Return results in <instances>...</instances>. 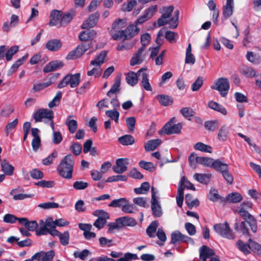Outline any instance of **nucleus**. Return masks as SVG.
<instances>
[{"label": "nucleus", "mask_w": 261, "mask_h": 261, "mask_svg": "<svg viewBox=\"0 0 261 261\" xmlns=\"http://www.w3.org/2000/svg\"><path fill=\"white\" fill-rule=\"evenodd\" d=\"M74 164L73 157L71 154H68L64 156L57 168L59 175L66 179L71 178Z\"/></svg>", "instance_id": "obj_1"}, {"label": "nucleus", "mask_w": 261, "mask_h": 261, "mask_svg": "<svg viewBox=\"0 0 261 261\" xmlns=\"http://www.w3.org/2000/svg\"><path fill=\"white\" fill-rule=\"evenodd\" d=\"M176 121L175 117L171 118L169 121L167 122L162 129L159 130V133L161 134L164 132L165 134L169 135L174 134H179L182 127L181 123L174 124Z\"/></svg>", "instance_id": "obj_2"}, {"label": "nucleus", "mask_w": 261, "mask_h": 261, "mask_svg": "<svg viewBox=\"0 0 261 261\" xmlns=\"http://www.w3.org/2000/svg\"><path fill=\"white\" fill-rule=\"evenodd\" d=\"M81 81L80 73L74 74H68L66 75L58 85V88H62L70 84L71 88L77 87Z\"/></svg>", "instance_id": "obj_3"}, {"label": "nucleus", "mask_w": 261, "mask_h": 261, "mask_svg": "<svg viewBox=\"0 0 261 261\" xmlns=\"http://www.w3.org/2000/svg\"><path fill=\"white\" fill-rule=\"evenodd\" d=\"M215 231L223 238L228 239H233L235 237L232 229L230 228L227 222L224 223H218L214 225Z\"/></svg>", "instance_id": "obj_4"}, {"label": "nucleus", "mask_w": 261, "mask_h": 261, "mask_svg": "<svg viewBox=\"0 0 261 261\" xmlns=\"http://www.w3.org/2000/svg\"><path fill=\"white\" fill-rule=\"evenodd\" d=\"M213 89L217 90L222 97H225L227 94L229 89V83L227 79L220 78L215 82L214 84L211 86Z\"/></svg>", "instance_id": "obj_5"}, {"label": "nucleus", "mask_w": 261, "mask_h": 261, "mask_svg": "<svg viewBox=\"0 0 261 261\" xmlns=\"http://www.w3.org/2000/svg\"><path fill=\"white\" fill-rule=\"evenodd\" d=\"M53 118V111L47 109H40L34 115V118L36 122L42 121L43 118L52 120Z\"/></svg>", "instance_id": "obj_6"}, {"label": "nucleus", "mask_w": 261, "mask_h": 261, "mask_svg": "<svg viewBox=\"0 0 261 261\" xmlns=\"http://www.w3.org/2000/svg\"><path fill=\"white\" fill-rule=\"evenodd\" d=\"M238 214L249 225L251 231L255 233L257 231V222L254 217L251 215L248 211L238 212Z\"/></svg>", "instance_id": "obj_7"}, {"label": "nucleus", "mask_w": 261, "mask_h": 261, "mask_svg": "<svg viewBox=\"0 0 261 261\" xmlns=\"http://www.w3.org/2000/svg\"><path fill=\"white\" fill-rule=\"evenodd\" d=\"M179 12L178 10H176L174 12V16L171 18L170 20L167 18L163 17L162 15L160 18L158 20V25L159 27L163 26L168 23H170V27L172 29H175L177 26V21L178 20Z\"/></svg>", "instance_id": "obj_8"}, {"label": "nucleus", "mask_w": 261, "mask_h": 261, "mask_svg": "<svg viewBox=\"0 0 261 261\" xmlns=\"http://www.w3.org/2000/svg\"><path fill=\"white\" fill-rule=\"evenodd\" d=\"M116 166L113 167V170L116 173L121 174L127 170L128 159L127 158L118 159L116 161Z\"/></svg>", "instance_id": "obj_9"}, {"label": "nucleus", "mask_w": 261, "mask_h": 261, "mask_svg": "<svg viewBox=\"0 0 261 261\" xmlns=\"http://www.w3.org/2000/svg\"><path fill=\"white\" fill-rule=\"evenodd\" d=\"M199 261H206L207 258L212 257L215 254L214 250L206 245L202 246L199 249Z\"/></svg>", "instance_id": "obj_10"}, {"label": "nucleus", "mask_w": 261, "mask_h": 261, "mask_svg": "<svg viewBox=\"0 0 261 261\" xmlns=\"http://www.w3.org/2000/svg\"><path fill=\"white\" fill-rule=\"evenodd\" d=\"M145 50L144 47H141L137 51L130 59V65L134 66L142 63L145 56Z\"/></svg>", "instance_id": "obj_11"}, {"label": "nucleus", "mask_w": 261, "mask_h": 261, "mask_svg": "<svg viewBox=\"0 0 261 261\" xmlns=\"http://www.w3.org/2000/svg\"><path fill=\"white\" fill-rule=\"evenodd\" d=\"M99 17L98 13L95 12L92 14L87 19L83 22L81 26L82 29H88L94 27L97 24Z\"/></svg>", "instance_id": "obj_12"}, {"label": "nucleus", "mask_w": 261, "mask_h": 261, "mask_svg": "<svg viewBox=\"0 0 261 261\" xmlns=\"http://www.w3.org/2000/svg\"><path fill=\"white\" fill-rule=\"evenodd\" d=\"M171 237V243L173 244H175L180 242H188L192 240L191 238L182 234L179 231H175L172 233Z\"/></svg>", "instance_id": "obj_13"}, {"label": "nucleus", "mask_w": 261, "mask_h": 261, "mask_svg": "<svg viewBox=\"0 0 261 261\" xmlns=\"http://www.w3.org/2000/svg\"><path fill=\"white\" fill-rule=\"evenodd\" d=\"M156 11L155 7H150L147 9L144 14L140 16L136 21V24H142L147 19L150 18L153 15L154 13Z\"/></svg>", "instance_id": "obj_14"}, {"label": "nucleus", "mask_w": 261, "mask_h": 261, "mask_svg": "<svg viewBox=\"0 0 261 261\" xmlns=\"http://www.w3.org/2000/svg\"><path fill=\"white\" fill-rule=\"evenodd\" d=\"M19 223L23 225L28 230L31 231H36L38 227V224L36 221H29L26 218H21L19 219Z\"/></svg>", "instance_id": "obj_15"}, {"label": "nucleus", "mask_w": 261, "mask_h": 261, "mask_svg": "<svg viewBox=\"0 0 261 261\" xmlns=\"http://www.w3.org/2000/svg\"><path fill=\"white\" fill-rule=\"evenodd\" d=\"M118 222L122 228L124 226H134L137 224L136 220L128 216L118 218Z\"/></svg>", "instance_id": "obj_16"}, {"label": "nucleus", "mask_w": 261, "mask_h": 261, "mask_svg": "<svg viewBox=\"0 0 261 261\" xmlns=\"http://www.w3.org/2000/svg\"><path fill=\"white\" fill-rule=\"evenodd\" d=\"M144 70V69H140L136 73L133 71L128 73L127 74L126 80L128 84L132 86H135L138 83V76L140 75V73Z\"/></svg>", "instance_id": "obj_17"}, {"label": "nucleus", "mask_w": 261, "mask_h": 261, "mask_svg": "<svg viewBox=\"0 0 261 261\" xmlns=\"http://www.w3.org/2000/svg\"><path fill=\"white\" fill-rule=\"evenodd\" d=\"M96 32L93 30L85 31L81 32L79 36V39L82 41H87L92 40L95 37Z\"/></svg>", "instance_id": "obj_18"}, {"label": "nucleus", "mask_w": 261, "mask_h": 261, "mask_svg": "<svg viewBox=\"0 0 261 261\" xmlns=\"http://www.w3.org/2000/svg\"><path fill=\"white\" fill-rule=\"evenodd\" d=\"M62 12L58 10H53L50 13V20L49 22L50 26L57 25L59 24V20L62 18Z\"/></svg>", "instance_id": "obj_19"}, {"label": "nucleus", "mask_w": 261, "mask_h": 261, "mask_svg": "<svg viewBox=\"0 0 261 261\" xmlns=\"http://www.w3.org/2000/svg\"><path fill=\"white\" fill-rule=\"evenodd\" d=\"M162 140L159 139L149 140L145 143L144 148L146 151H153L161 144Z\"/></svg>", "instance_id": "obj_20"}, {"label": "nucleus", "mask_w": 261, "mask_h": 261, "mask_svg": "<svg viewBox=\"0 0 261 261\" xmlns=\"http://www.w3.org/2000/svg\"><path fill=\"white\" fill-rule=\"evenodd\" d=\"M62 46V43L58 39H51L46 44V47L51 51H57Z\"/></svg>", "instance_id": "obj_21"}, {"label": "nucleus", "mask_w": 261, "mask_h": 261, "mask_svg": "<svg viewBox=\"0 0 261 261\" xmlns=\"http://www.w3.org/2000/svg\"><path fill=\"white\" fill-rule=\"evenodd\" d=\"M152 214L155 217H160L162 215L161 206L159 200L151 201Z\"/></svg>", "instance_id": "obj_22"}, {"label": "nucleus", "mask_w": 261, "mask_h": 261, "mask_svg": "<svg viewBox=\"0 0 261 261\" xmlns=\"http://www.w3.org/2000/svg\"><path fill=\"white\" fill-rule=\"evenodd\" d=\"M72 117V115L68 116L65 123L68 126L69 132L73 134L77 129V122L75 120L71 119Z\"/></svg>", "instance_id": "obj_23"}, {"label": "nucleus", "mask_w": 261, "mask_h": 261, "mask_svg": "<svg viewBox=\"0 0 261 261\" xmlns=\"http://www.w3.org/2000/svg\"><path fill=\"white\" fill-rule=\"evenodd\" d=\"M208 107L210 109L220 112L224 115H226L227 114V110L225 108L215 101L212 100L209 101L208 103Z\"/></svg>", "instance_id": "obj_24"}, {"label": "nucleus", "mask_w": 261, "mask_h": 261, "mask_svg": "<svg viewBox=\"0 0 261 261\" xmlns=\"http://www.w3.org/2000/svg\"><path fill=\"white\" fill-rule=\"evenodd\" d=\"M247 222L244 220L241 222L239 224V223L236 222L234 224V229L236 230L239 231H240L245 236H250L249 230L247 226Z\"/></svg>", "instance_id": "obj_25"}, {"label": "nucleus", "mask_w": 261, "mask_h": 261, "mask_svg": "<svg viewBox=\"0 0 261 261\" xmlns=\"http://www.w3.org/2000/svg\"><path fill=\"white\" fill-rule=\"evenodd\" d=\"M107 54V51L103 50L100 52L99 55L93 60L91 61V65L97 67L100 66L104 63V60Z\"/></svg>", "instance_id": "obj_26"}, {"label": "nucleus", "mask_w": 261, "mask_h": 261, "mask_svg": "<svg viewBox=\"0 0 261 261\" xmlns=\"http://www.w3.org/2000/svg\"><path fill=\"white\" fill-rule=\"evenodd\" d=\"M107 54V51L103 50L100 52L99 55L93 60L91 61V65L97 67L100 66L104 63V60Z\"/></svg>", "instance_id": "obj_27"}, {"label": "nucleus", "mask_w": 261, "mask_h": 261, "mask_svg": "<svg viewBox=\"0 0 261 261\" xmlns=\"http://www.w3.org/2000/svg\"><path fill=\"white\" fill-rule=\"evenodd\" d=\"M107 54V51L103 50L100 52L99 55L93 60L91 61V65L97 67L100 66L104 63V60Z\"/></svg>", "instance_id": "obj_28"}, {"label": "nucleus", "mask_w": 261, "mask_h": 261, "mask_svg": "<svg viewBox=\"0 0 261 261\" xmlns=\"http://www.w3.org/2000/svg\"><path fill=\"white\" fill-rule=\"evenodd\" d=\"M75 15V13L73 11L66 13L61 18L60 22L59 27L65 26L69 23L73 19Z\"/></svg>", "instance_id": "obj_29"}, {"label": "nucleus", "mask_w": 261, "mask_h": 261, "mask_svg": "<svg viewBox=\"0 0 261 261\" xmlns=\"http://www.w3.org/2000/svg\"><path fill=\"white\" fill-rule=\"evenodd\" d=\"M234 3L226 2V3L223 7V15L225 19L231 16L233 13Z\"/></svg>", "instance_id": "obj_30"}, {"label": "nucleus", "mask_w": 261, "mask_h": 261, "mask_svg": "<svg viewBox=\"0 0 261 261\" xmlns=\"http://www.w3.org/2000/svg\"><path fill=\"white\" fill-rule=\"evenodd\" d=\"M126 34L125 38L127 39L132 38L139 33V29L137 27L136 24L129 25L125 30Z\"/></svg>", "instance_id": "obj_31"}, {"label": "nucleus", "mask_w": 261, "mask_h": 261, "mask_svg": "<svg viewBox=\"0 0 261 261\" xmlns=\"http://www.w3.org/2000/svg\"><path fill=\"white\" fill-rule=\"evenodd\" d=\"M2 170L6 175H12L13 174L14 168L9 164L6 160H3L1 163Z\"/></svg>", "instance_id": "obj_32"}, {"label": "nucleus", "mask_w": 261, "mask_h": 261, "mask_svg": "<svg viewBox=\"0 0 261 261\" xmlns=\"http://www.w3.org/2000/svg\"><path fill=\"white\" fill-rule=\"evenodd\" d=\"M211 167L215 169L216 170L222 172L224 170L228 168L227 164L222 163L220 160H217L212 162Z\"/></svg>", "instance_id": "obj_33"}, {"label": "nucleus", "mask_w": 261, "mask_h": 261, "mask_svg": "<svg viewBox=\"0 0 261 261\" xmlns=\"http://www.w3.org/2000/svg\"><path fill=\"white\" fill-rule=\"evenodd\" d=\"M211 174L195 173L194 178L200 183L207 184L211 177Z\"/></svg>", "instance_id": "obj_34"}, {"label": "nucleus", "mask_w": 261, "mask_h": 261, "mask_svg": "<svg viewBox=\"0 0 261 261\" xmlns=\"http://www.w3.org/2000/svg\"><path fill=\"white\" fill-rule=\"evenodd\" d=\"M119 142L123 145H130L135 143L134 138L129 135H126L118 139Z\"/></svg>", "instance_id": "obj_35"}, {"label": "nucleus", "mask_w": 261, "mask_h": 261, "mask_svg": "<svg viewBox=\"0 0 261 261\" xmlns=\"http://www.w3.org/2000/svg\"><path fill=\"white\" fill-rule=\"evenodd\" d=\"M39 227L36 230V234L37 236L46 235L47 234L48 228L46 227V222L43 220H40L39 222Z\"/></svg>", "instance_id": "obj_36"}, {"label": "nucleus", "mask_w": 261, "mask_h": 261, "mask_svg": "<svg viewBox=\"0 0 261 261\" xmlns=\"http://www.w3.org/2000/svg\"><path fill=\"white\" fill-rule=\"evenodd\" d=\"M229 132V128L226 125L222 126L218 134V138L220 141H225L227 140Z\"/></svg>", "instance_id": "obj_37"}, {"label": "nucleus", "mask_w": 261, "mask_h": 261, "mask_svg": "<svg viewBox=\"0 0 261 261\" xmlns=\"http://www.w3.org/2000/svg\"><path fill=\"white\" fill-rule=\"evenodd\" d=\"M227 201L230 203H237L240 202L243 197L239 193H232L227 195L226 197Z\"/></svg>", "instance_id": "obj_38"}, {"label": "nucleus", "mask_w": 261, "mask_h": 261, "mask_svg": "<svg viewBox=\"0 0 261 261\" xmlns=\"http://www.w3.org/2000/svg\"><path fill=\"white\" fill-rule=\"evenodd\" d=\"M158 226V223L155 221H152L146 229V233L150 238L155 237V232Z\"/></svg>", "instance_id": "obj_39"}, {"label": "nucleus", "mask_w": 261, "mask_h": 261, "mask_svg": "<svg viewBox=\"0 0 261 261\" xmlns=\"http://www.w3.org/2000/svg\"><path fill=\"white\" fill-rule=\"evenodd\" d=\"M156 98L159 102L164 106L171 105L173 103V100L168 95H160Z\"/></svg>", "instance_id": "obj_40"}, {"label": "nucleus", "mask_w": 261, "mask_h": 261, "mask_svg": "<svg viewBox=\"0 0 261 261\" xmlns=\"http://www.w3.org/2000/svg\"><path fill=\"white\" fill-rule=\"evenodd\" d=\"M128 202V200L125 198H121L112 200L109 206L112 207H123L124 204Z\"/></svg>", "instance_id": "obj_41"}, {"label": "nucleus", "mask_w": 261, "mask_h": 261, "mask_svg": "<svg viewBox=\"0 0 261 261\" xmlns=\"http://www.w3.org/2000/svg\"><path fill=\"white\" fill-rule=\"evenodd\" d=\"M51 83V81H48L44 83H35L34 84L32 90L34 93L39 92L49 86Z\"/></svg>", "instance_id": "obj_42"}, {"label": "nucleus", "mask_w": 261, "mask_h": 261, "mask_svg": "<svg viewBox=\"0 0 261 261\" xmlns=\"http://www.w3.org/2000/svg\"><path fill=\"white\" fill-rule=\"evenodd\" d=\"M141 86L147 91H152L151 86L149 82L148 74L146 72L142 74V80L141 81Z\"/></svg>", "instance_id": "obj_43"}, {"label": "nucleus", "mask_w": 261, "mask_h": 261, "mask_svg": "<svg viewBox=\"0 0 261 261\" xmlns=\"http://www.w3.org/2000/svg\"><path fill=\"white\" fill-rule=\"evenodd\" d=\"M194 148L195 149L200 150L202 152L211 153L212 147L211 146L205 144L202 142H198L194 145Z\"/></svg>", "instance_id": "obj_44"}, {"label": "nucleus", "mask_w": 261, "mask_h": 261, "mask_svg": "<svg viewBox=\"0 0 261 261\" xmlns=\"http://www.w3.org/2000/svg\"><path fill=\"white\" fill-rule=\"evenodd\" d=\"M137 2L136 0H130L124 3L121 8V10L123 12H130L137 5Z\"/></svg>", "instance_id": "obj_45"}, {"label": "nucleus", "mask_w": 261, "mask_h": 261, "mask_svg": "<svg viewBox=\"0 0 261 261\" xmlns=\"http://www.w3.org/2000/svg\"><path fill=\"white\" fill-rule=\"evenodd\" d=\"M241 73L247 77H253L256 75V71L250 67H244L241 70Z\"/></svg>", "instance_id": "obj_46"}, {"label": "nucleus", "mask_w": 261, "mask_h": 261, "mask_svg": "<svg viewBox=\"0 0 261 261\" xmlns=\"http://www.w3.org/2000/svg\"><path fill=\"white\" fill-rule=\"evenodd\" d=\"M252 204L250 202L246 201L243 202L240 204V206L238 208L233 210L234 213H238V212L241 211H248L249 210L252 208Z\"/></svg>", "instance_id": "obj_47"}, {"label": "nucleus", "mask_w": 261, "mask_h": 261, "mask_svg": "<svg viewBox=\"0 0 261 261\" xmlns=\"http://www.w3.org/2000/svg\"><path fill=\"white\" fill-rule=\"evenodd\" d=\"M14 111V108L11 105H7L0 112V116L9 117Z\"/></svg>", "instance_id": "obj_48"}, {"label": "nucleus", "mask_w": 261, "mask_h": 261, "mask_svg": "<svg viewBox=\"0 0 261 261\" xmlns=\"http://www.w3.org/2000/svg\"><path fill=\"white\" fill-rule=\"evenodd\" d=\"M93 215L97 217V219H102L106 220L109 219V214L103 210H97L94 211L92 213Z\"/></svg>", "instance_id": "obj_49"}, {"label": "nucleus", "mask_w": 261, "mask_h": 261, "mask_svg": "<svg viewBox=\"0 0 261 261\" xmlns=\"http://www.w3.org/2000/svg\"><path fill=\"white\" fill-rule=\"evenodd\" d=\"M120 79L117 78L116 79L114 84L112 86L111 89L107 92V95L109 97H112V94L116 93L117 91H119V88L120 85Z\"/></svg>", "instance_id": "obj_50"}, {"label": "nucleus", "mask_w": 261, "mask_h": 261, "mask_svg": "<svg viewBox=\"0 0 261 261\" xmlns=\"http://www.w3.org/2000/svg\"><path fill=\"white\" fill-rule=\"evenodd\" d=\"M248 241L250 243V249L256 254L261 255V245L253 241L251 239H249Z\"/></svg>", "instance_id": "obj_51"}, {"label": "nucleus", "mask_w": 261, "mask_h": 261, "mask_svg": "<svg viewBox=\"0 0 261 261\" xmlns=\"http://www.w3.org/2000/svg\"><path fill=\"white\" fill-rule=\"evenodd\" d=\"M106 115L110 117L112 120L115 121L116 123H118L119 112L115 110H107L106 111Z\"/></svg>", "instance_id": "obj_52"}, {"label": "nucleus", "mask_w": 261, "mask_h": 261, "mask_svg": "<svg viewBox=\"0 0 261 261\" xmlns=\"http://www.w3.org/2000/svg\"><path fill=\"white\" fill-rule=\"evenodd\" d=\"M138 259V257L136 254L127 252L125 253L123 257L115 260V261H132V260H137Z\"/></svg>", "instance_id": "obj_53"}, {"label": "nucleus", "mask_w": 261, "mask_h": 261, "mask_svg": "<svg viewBox=\"0 0 261 261\" xmlns=\"http://www.w3.org/2000/svg\"><path fill=\"white\" fill-rule=\"evenodd\" d=\"M90 47V44L87 42H83L76 47L75 50L78 53V55L81 57Z\"/></svg>", "instance_id": "obj_54"}, {"label": "nucleus", "mask_w": 261, "mask_h": 261, "mask_svg": "<svg viewBox=\"0 0 261 261\" xmlns=\"http://www.w3.org/2000/svg\"><path fill=\"white\" fill-rule=\"evenodd\" d=\"M69 232L68 231L61 233L59 237L61 244L63 246L68 245L69 244Z\"/></svg>", "instance_id": "obj_55"}, {"label": "nucleus", "mask_w": 261, "mask_h": 261, "mask_svg": "<svg viewBox=\"0 0 261 261\" xmlns=\"http://www.w3.org/2000/svg\"><path fill=\"white\" fill-rule=\"evenodd\" d=\"M19 49L18 46H13L10 49H9L5 54L6 59L8 61H10L12 59V56L16 54Z\"/></svg>", "instance_id": "obj_56"}, {"label": "nucleus", "mask_w": 261, "mask_h": 261, "mask_svg": "<svg viewBox=\"0 0 261 261\" xmlns=\"http://www.w3.org/2000/svg\"><path fill=\"white\" fill-rule=\"evenodd\" d=\"M238 248L242 251L245 254H248L250 253V243L249 244H245L242 241H239L237 243Z\"/></svg>", "instance_id": "obj_57"}, {"label": "nucleus", "mask_w": 261, "mask_h": 261, "mask_svg": "<svg viewBox=\"0 0 261 261\" xmlns=\"http://www.w3.org/2000/svg\"><path fill=\"white\" fill-rule=\"evenodd\" d=\"M134 204L139 205L141 207H147V198L144 197H137L135 198L133 200Z\"/></svg>", "instance_id": "obj_58"}, {"label": "nucleus", "mask_w": 261, "mask_h": 261, "mask_svg": "<svg viewBox=\"0 0 261 261\" xmlns=\"http://www.w3.org/2000/svg\"><path fill=\"white\" fill-rule=\"evenodd\" d=\"M126 21L125 19H118L117 20L115 21L112 25V29L115 30H117L122 29L126 26Z\"/></svg>", "instance_id": "obj_59"}, {"label": "nucleus", "mask_w": 261, "mask_h": 261, "mask_svg": "<svg viewBox=\"0 0 261 261\" xmlns=\"http://www.w3.org/2000/svg\"><path fill=\"white\" fill-rule=\"evenodd\" d=\"M21 218H17L15 216L10 214H7L3 217V221L7 223H14L17 220L19 221V219Z\"/></svg>", "instance_id": "obj_60"}, {"label": "nucleus", "mask_w": 261, "mask_h": 261, "mask_svg": "<svg viewBox=\"0 0 261 261\" xmlns=\"http://www.w3.org/2000/svg\"><path fill=\"white\" fill-rule=\"evenodd\" d=\"M139 164L141 168L150 172L153 171L155 169V167L151 162L141 161Z\"/></svg>", "instance_id": "obj_61"}, {"label": "nucleus", "mask_w": 261, "mask_h": 261, "mask_svg": "<svg viewBox=\"0 0 261 261\" xmlns=\"http://www.w3.org/2000/svg\"><path fill=\"white\" fill-rule=\"evenodd\" d=\"M203 83L202 77L199 76L197 80L192 84L191 89L193 91H196L199 90Z\"/></svg>", "instance_id": "obj_62"}, {"label": "nucleus", "mask_w": 261, "mask_h": 261, "mask_svg": "<svg viewBox=\"0 0 261 261\" xmlns=\"http://www.w3.org/2000/svg\"><path fill=\"white\" fill-rule=\"evenodd\" d=\"M57 151L54 150L50 155L42 160V164L46 166L50 165L52 163L53 160L57 158Z\"/></svg>", "instance_id": "obj_63"}, {"label": "nucleus", "mask_w": 261, "mask_h": 261, "mask_svg": "<svg viewBox=\"0 0 261 261\" xmlns=\"http://www.w3.org/2000/svg\"><path fill=\"white\" fill-rule=\"evenodd\" d=\"M55 255V251L53 250L47 252L43 251V257L41 261H52Z\"/></svg>", "instance_id": "obj_64"}]
</instances>
